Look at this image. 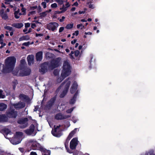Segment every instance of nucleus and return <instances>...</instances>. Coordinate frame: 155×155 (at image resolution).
Segmentation results:
<instances>
[{"instance_id": "1", "label": "nucleus", "mask_w": 155, "mask_h": 155, "mask_svg": "<svg viewBox=\"0 0 155 155\" xmlns=\"http://www.w3.org/2000/svg\"><path fill=\"white\" fill-rule=\"evenodd\" d=\"M16 61V58L14 56H10L7 57L5 60V65L3 66L2 72L4 73L12 72L14 75L20 76H25L29 75L31 71L29 68L24 70L18 69H16L13 70Z\"/></svg>"}, {"instance_id": "2", "label": "nucleus", "mask_w": 155, "mask_h": 155, "mask_svg": "<svg viewBox=\"0 0 155 155\" xmlns=\"http://www.w3.org/2000/svg\"><path fill=\"white\" fill-rule=\"evenodd\" d=\"M71 73V66L69 62L67 61H64L62 67L61 76L60 78L58 79V82H61L65 78L69 75Z\"/></svg>"}, {"instance_id": "3", "label": "nucleus", "mask_w": 155, "mask_h": 155, "mask_svg": "<svg viewBox=\"0 0 155 155\" xmlns=\"http://www.w3.org/2000/svg\"><path fill=\"white\" fill-rule=\"evenodd\" d=\"M29 144L31 146L32 149H40L42 152H45V153L44 155H50V151L45 150L41 146L40 144L34 140H31L29 141Z\"/></svg>"}, {"instance_id": "4", "label": "nucleus", "mask_w": 155, "mask_h": 155, "mask_svg": "<svg viewBox=\"0 0 155 155\" xmlns=\"http://www.w3.org/2000/svg\"><path fill=\"white\" fill-rule=\"evenodd\" d=\"M71 81V80L70 79L68 78L61 84L60 87L63 89V91L60 95L61 97H63L66 94L70 85Z\"/></svg>"}, {"instance_id": "5", "label": "nucleus", "mask_w": 155, "mask_h": 155, "mask_svg": "<svg viewBox=\"0 0 155 155\" xmlns=\"http://www.w3.org/2000/svg\"><path fill=\"white\" fill-rule=\"evenodd\" d=\"M22 135L23 134L22 132H16L15 137L11 140V142L13 144H18L22 140Z\"/></svg>"}, {"instance_id": "6", "label": "nucleus", "mask_w": 155, "mask_h": 155, "mask_svg": "<svg viewBox=\"0 0 155 155\" xmlns=\"http://www.w3.org/2000/svg\"><path fill=\"white\" fill-rule=\"evenodd\" d=\"M60 127V125L56 127L54 126V129H53L51 131V133L54 136L57 137H60L62 135V134L59 129Z\"/></svg>"}, {"instance_id": "7", "label": "nucleus", "mask_w": 155, "mask_h": 155, "mask_svg": "<svg viewBox=\"0 0 155 155\" xmlns=\"http://www.w3.org/2000/svg\"><path fill=\"white\" fill-rule=\"evenodd\" d=\"M58 26V24L55 22H51L47 25V28L49 30L54 31Z\"/></svg>"}, {"instance_id": "8", "label": "nucleus", "mask_w": 155, "mask_h": 155, "mask_svg": "<svg viewBox=\"0 0 155 155\" xmlns=\"http://www.w3.org/2000/svg\"><path fill=\"white\" fill-rule=\"evenodd\" d=\"M78 141L77 138H73L70 143V148L72 150L75 149L78 143Z\"/></svg>"}, {"instance_id": "9", "label": "nucleus", "mask_w": 155, "mask_h": 155, "mask_svg": "<svg viewBox=\"0 0 155 155\" xmlns=\"http://www.w3.org/2000/svg\"><path fill=\"white\" fill-rule=\"evenodd\" d=\"M61 59L60 58H58L54 61L52 63L50 67V68L52 69L59 66L61 64Z\"/></svg>"}, {"instance_id": "10", "label": "nucleus", "mask_w": 155, "mask_h": 155, "mask_svg": "<svg viewBox=\"0 0 155 155\" xmlns=\"http://www.w3.org/2000/svg\"><path fill=\"white\" fill-rule=\"evenodd\" d=\"M27 121L28 119L27 118L22 119L18 121V123L21 124L20 127L23 128L26 127L28 125Z\"/></svg>"}, {"instance_id": "11", "label": "nucleus", "mask_w": 155, "mask_h": 155, "mask_svg": "<svg viewBox=\"0 0 155 155\" xmlns=\"http://www.w3.org/2000/svg\"><path fill=\"white\" fill-rule=\"evenodd\" d=\"M34 125L33 124H32L30 126L29 128L28 129L25 130V132L27 135H32L33 136L35 135V134H34Z\"/></svg>"}, {"instance_id": "12", "label": "nucleus", "mask_w": 155, "mask_h": 155, "mask_svg": "<svg viewBox=\"0 0 155 155\" xmlns=\"http://www.w3.org/2000/svg\"><path fill=\"white\" fill-rule=\"evenodd\" d=\"M48 66V64L46 63L41 64V68L39 70V72L42 74L46 73L47 71V67Z\"/></svg>"}, {"instance_id": "13", "label": "nucleus", "mask_w": 155, "mask_h": 155, "mask_svg": "<svg viewBox=\"0 0 155 155\" xmlns=\"http://www.w3.org/2000/svg\"><path fill=\"white\" fill-rule=\"evenodd\" d=\"M25 104L23 102H20L12 105V106L16 109H19L23 108L25 106Z\"/></svg>"}, {"instance_id": "14", "label": "nucleus", "mask_w": 155, "mask_h": 155, "mask_svg": "<svg viewBox=\"0 0 155 155\" xmlns=\"http://www.w3.org/2000/svg\"><path fill=\"white\" fill-rule=\"evenodd\" d=\"M78 87V84L75 81H74L70 88V91L71 94H73L76 92Z\"/></svg>"}, {"instance_id": "15", "label": "nucleus", "mask_w": 155, "mask_h": 155, "mask_svg": "<svg viewBox=\"0 0 155 155\" xmlns=\"http://www.w3.org/2000/svg\"><path fill=\"white\" fill-rule=\"evenodd\" d=\"M0 15L2 19L4 20L8 19V17L7 14L5 12L4 9L2 8L0 10Z\"/></svg>"}, {"instance_id": "16", "label": "nucleus", "mask_w": 155, "mask_h": 155, "mask_svg": "<svg viewBox=\"0 0 155 155\" xmlns=\"http://www.w3.org/2000/svg\"><path fill=\"white\" fill-rule=\"evenodd\" d=\"M70 116H63L61 113H58L55 116V118L57 120H62L67 118Z\"/></svg>"}, {"instance_id": "17", "label": "nucleus", "mask_w": 155, "mask_h": 155, "mask_svg": "<svg viewBox=\"0 0 155 155\" xmlns=\"http://www.w3.org/2000/svg\"><path fill=\"white\" fill-rule=\"evenodd\" d=\"M34 56L33 55H29L28 56L27 59L28 64L31 65L33 63Z\"/></svg>"}, {"instance_id": "18", "label": "nucleus", "mask_w": 155, "mask_h": 155, "mask_svg": "<svg viewBox=\"0 0 155 155\" xmlns=\"http://www.w3.org/2000/svg\"><path fill=\"white\" fill-rule=\"evenodd\" d=\"M36 58L37 61H41L42 58V52L39 51L36 54Z\"/></svg>"}, {"instance_id": "19", "label": "nucleus", "mask_w": 155, "mask_h": 155, "mask_svg": "<svg viewBox=\"0 0 155 155\" xmlns=\"http://www.w3.org/2000/svg\"><path fill=\"white\" fill-rule=\"evenodd\" d=\"M17 115V113L16 112L14 111H11L8 114V116L11 117H15Z\"/></svg>"}, {"instance_id": "20", "label": "nucleus", "mask_w": 155, "mask_h": 155, "mask_svg": "<svg viewBox=\"0 0 155 155\" xmlns=\"http://www.w3.org/2000/svg\"><path fill=\"white\" fill-rule=\"evenodd\" d=\"M77 128H75L74 130L72 131L69 134L67 137V141L69 140L72 137L73 135L75 133Z\"/></svg>"}, {"instance_id": "21", "label": "nucleus", "mask_w": 155, "mask_h": 155, "mask_svg": "<svg viewBox=\"0 0 155 155\" xmlns=\"http://www.w3.org/2000/svg\"><path fill=\"white\" fill-rule=\"evenodd\" d=\"M12 26L16 28H20L23 26V25L22 23H16L13 24Z\"/></svg>"}, {"instance_id": "22", "label": "nucleus", "mask_w": 155, "mask_h": 155, "mask_svg": "<svg viewBox=\"0 0 155 155\" xmlns=\"http://www.w3.org/2000/svg\"><path fill=\"white\" fill-rule=\"evenodd\" d=\"M4 37V35L2 34L0 35V44L2 45L0 47V49L2 48L3 47L6 45V44L5 43H3V38Z\"/></svg>"}, {"instance_id": "23", "label": "nucleus", "mask_w": 155, "mask_h": 155, "mask_svg": "<svg viewBox=\"0 0 155 155\" xmlns=\"http://www.w3.org/2000/svg\"><path fill=\"white\" fill-rule=\"evenodd\" d=\"M21 15V13L20 12V10L19 9H18L17 11H15L14 12L15 17L16 18H19L20 15Z\"/></svg>"}, {"instance_id": "24", "label": "nucleus", "mask_w": 155, "mask_h": 155, "mask_svg": "<svg viewBox=\"0 0 155 155\" xmlns=\"http://www.w3.org/2000/svg\"><path fill=\"white\" fill-rule=\"evenodd\" d=\"M19 97L20 99L24 101H26L28 98L27 96L23 94H20Z\"/></svg>"}, {"instance_id": "25", "label": "nucleus", "mask_w": 155, "mask_h": 155, "mask_svg": "<svg viewBox=\"0 0 155 155\" xmlns=\"http://www.w3.org/2000/svg\"><path fill=\"white\" fill-rule=\"evenodd\" d=\"M29 39V37L28 36H23L19 38V41L24 40H28Z\"/></svg>"}, {"instance_id": "26", "label": "nucleus", "mask_w": 155, "mask_h": 155, "mask_svg": "<svg viewBox=\"0 0 155 155\" xmlns=\"http://www.w3.org/2000/svg\"><path fill=\"white\" fill-rule=\"evenodd\" d=\"M7 105L4 104L0 103V110L2 111L6 109Z\"/></svg>"}, {"instance_id": "27", "label": "nucleus", "mask_w": 155, "mask_h": 155, "mask_svg": "<svg viewBox=\"0 0 155 155\" xmlns=\"http://www.w3.org/2000/svg\"><path fill=\"white\" fill-rule=\"evenodd\" d=\"M77 95V93L76 92L74 97L71 99L70 101V103L71 104H73L74 103L75 100H76V96Z\"/></svg>"}, {"instance_id": "28", "label": "nucleus", "mask_w": 155, "mask_h": 155, "mask_svg": "<svg viewBox=\"0 0 155 155\" xmlns=\"http://www.w3.org/2000/svg\"><path fill=\"white\" fill-rule=\"evenodd\" d=\"M74 24L73 23H71V24H67L65 28L68 29H71L73 27Z\"/></svg>"}, {"instance_id": "29", "label": "nucleus", "mask_w": 155, "mask_h": 155, "mask_svg": "<svg viewBox=\"0 0 155 155\" xmlns=\"http://www.w3.org/2000/svg\"><path fill=\"white\" fill-rule=\"evenodd\" d=\"M60 9L63 12H65L67 10V8L64 5H63L62 7H60Z\"/></svg>"}, {"instance_id": "30", "label": "nucleus", "mask_w": 155, "mask_h": 155, "mask_svg": "<svg viewBox=\"0 0 155 155\" xmlns=\"http://www.w3.org/2000/svg\"><path fill=\"white\" fill-rule=\"evenodd\" d=\"M51 9H50L48 11H47L45 12H43L41 13V15L43 16H45L47 15L48 12H51Z\"/></svg>"}, {"instance_id": "31", "label": "nucleus", "mask_w": 155, "mask_h": 155, "mask_svg": "<svg viewBox=\"0 0 155 155\" xmlns=\"http://www.w3.org/2000/svg\"><path fill=\"white\" fill-rule=\"evenodd\" d=\"M33 44V42H32L31 43H30L29 42H25L22 44L23 45H25L26 46H28L32 44Z\"/></svg>"}, {"instance_id": "32", "label": "nucleus", "mask_w": 155, "mask_h": 155, "mask_svg": "<svg viewBox=\"0 0 155 155\" xmlns=\"http://www.w3.org/2000/svg\"><path fill=\"white\" fill-rule=\"evenodd\" d=\"M55 1L58 2L60 5L63 4L64 0H55Z\"/></svg>"}, {"instance_id": "33", "label": "nucleus", "mask_w": 155, "mask_h": 155, "mask_svg": "<svg viewBox=\"0 0 155 155\" xmlns=\"http://www.w3.org/2000/svg\"><path fill=\"white\" fill-rule=\"evenodd\" d=\"M21 11L22 12V15H25L26 14V9L24 8V7L22 8L21 9Z\"/></svg>"}, {"instance_id": "34", "label": "nucleus", "mask_w": 155, "mask_h": 155, "mask_svg": "<svg viewBox=\"0 0 155 155\" xmlns=\"http://www.w3.org/2000/svg\"><path fill=\"white\" fill-rule=\"evenodd\" d=\"M51 8H55L57 7L58 5L57 3H54L51 5Z\"/></svg>"}, {"instance_id": "35", "label": "nucleus", "mask_w": 155, "mask_h": 155, "mask_svg": "<svg viewBox=\"0 0 155 155\" xmlns=\"http://www.w3.org/2000/svg\"><path fill=\"white\" fill-rule=\"evenodd\" d=\"M5 28L9 31H12V27L9 26H5Z\"/></svg>"}, {"instance_id": "36", "label": "nucleus", "mask_w": 155, "mask_h": 155, "mask_svg": "<svg viewBox=\"0 0 155 155\" xmlns=\"http://www.w3.org/2000/svg\"><path fill=\"white\" fill-rule=\"evenodd\" d=\"M69 141V140H68V141H67V138L66 140V142L65 143V147L67 149V147H68V143Z\"/></svg>"}, {"instance_id": "37", "label": "nucleus", "mask_w": 155, "mask_h": 155, "mask_svg": "<svg viewBox=\"0 0 155 155\" xmlns=\"http://www.w3.org/2000/svg\"><path fill=\"white\" fill-rule=\"evenodd\" d=\"M41 5L43 6L44 8H45L46 7V3L45 2H43L41 3Z\"/></svg>"}, {"instance_id": "38", "label": "nucleus", "mask_w": 155, "mask_h": 155, "mask_svg": "<svg viewBox=\"0 0 155 155\" xmlns=\"http://www.w3.org/2000/svg\"><path fill=\"white\" fill-rule=\"evenodd\" d=\"M5 96L4 95H3L2 93V91H0V98H4L5 97Z\"/></svg>"}, {"instance_id": "39", "label": "nucleus", "mask_w": 155, "mask_h": 155, "mask_svg": "<svg viewBox=\"0 0 155 155\" xmlns=\"http://www.w3.org/2000/svg\"><path fill=\"white\" fill-rule=\"evenodd\" d=\"M86 10V9H84V11H79V12L78 13L80 14H84Z\"/></svg>"}, {"instance_id": "40", "label": "nucleus", "mask_w": 155, "mask_h": 155, "mask_svg": "<svg viewBox=\"0 0 155 155\" xmlns=\"http://www.w3.org/2000/svg\"><path fill=\"white\" fill-rule=\"evenodd\" d=\"M79 34V31H75L74 32L73 34V35L76 36H77Z\"/></svg>"}, {"instance_id": "41", "label": "nucleus", "mask_w": 155, "mask_h": 155, "mask_svg": "<svg viewBox=\"0 0 155 155\" xmlns=\"http://www.w3.org/2000/svg\"><path fill=\"white\" fill-rule=\"evenodd\" d=\"M80 53V52L78 50H77L75 51V55L76 56H77Z\"/></svg>"}, {"instance_id": "42", "label": "nucleus", "mask_w": 155, "mask_h": 155, "mask_svg": "<svg viewBox=\"0 0 155 155\" xmlns=\"http://www.w3.org/2000/svg\"><path fill=\"white\" fill-rule=\"evenodd\" d=\"M73 110V108H71L70 109L68 110L66 112L68 113H71Z\"/></svg>"}, {"instance_id": "43", "label": "nucleus", "mask_w": 155, "mask_h": 155, "mask_svg": "<svg viewBox=\"0 0 155 155\" xmlns=\"http://www.w3.org/2000/svg\"><path fill=\"white\" fill-rule=\"evenodd\" d=\"M59 73V71L58 70H55L54 72V74L55 75H57Z\"/></svg>"}, {"instance_id": "44", "label": "nucleus", "mask_w": 155, "mask_h": 155, "mask_svg": "<svg viewBox=\"0 0 155 155\" xmlns=\"http://www.w3.org/2000/svg\"><path fill=\"white\" fill-rule=\"evenodd\" d=\"M65 18V17L64 16H62L61 18L59 20V21L61 22L63 21Z\"/></svg>"}, {"instance_id": "45", "label": "nucleus", "mask_w": 155, "mask_h": 155, "mask_svg": "<svg viewBox=\"0 0 155 155\" xmlns=\"http://www.w3.org/2000/svg\"><path fill=\"white\" fill-rule=\"evenodd\" d=\"M5 116L4 115H0V122L3 121V118Z\"/></svg>"}, {"instance_id": "46", "label": "nucleus", "mask_w": 155, "mask_h": 155, "mask_svg": "<svg viewBox=\"0 0 155 155\" xmlns=\"http://www.w3.org/2000/svg\"><path fill=\"white\" fill-rule=\"evenodd\" d=\"M25 63V59H23L21 61V63L22 64H24Z\"/></svg>"}, {"instance_id": "47", "label": "nucleus", "mask_w": 155, "mask_h": 155, "mask_svg": "<svg viewBox=\"0 0 155 155\" xmlns=\"http://www.w3.org/2000/svg\"><path fill=\"white\" fill-rule=\"evenodd\" d=\"M30 25V24L28 23H25V26L26 28L29 27Z\"/></svg>"}, {"instance_id": "48", "label": "nucleus", "mask_w": 155, "mask_h": 155, "mask_svg": "<svg viewBox=\"0 0 155 155\" xmlns=\"http://www.w3.org/2000/svg\"><path fill=\"white\" fill-rule=\"evenodd\" d=\"M64 30V27H61L59 29V32H62Z\"/></svg>"}, {"instance_id": "49", "label": "nucleus", "mask_w": 155, "mask_h": 155, "mask_svg": "<svg viewBox=\"0 0 155 155\" xmlns=\"http://www.w3.org/2000/svg\"><path fill=\"white\" fill-rule=\"evenodd\" d=\"M5 4H8L10 2H11L13 1V0H5Z\"/></svg>"}, {"instance_id": "50", "label": "nucleus", "mask_w": 155, "mask_h": 155, "mask_svg": "<svg viewBox=\"0 0 155 155\" xmlns=\"http://www.w3.org/2000/svg\"><path fill=\"white\" fill-rule=\"evenodd\" d=\"M63 13V12L61 11H56L55 12V14H61V13Z\"/></svg>"}, {"instance_id": "51", "label": "nucleus", "mask_w": 155, "mask_h": 155, "mask_svg": "<svg viewBox=\"0 0 155 155\" xmlns=\"http://www.w3.org/2000/svg\"><path fill=\"white\" fill-rule=\"evenodd\" d=\"M29 155H37L36 152H31Z\"/></svg>"}, {"instance_id": "52", "label": "nucleus", "mask_w": 155, "mask_h": 155, "mask_svg": "<svg viewBox=\"0 0 155 155\" xmlns=\"http://www.w3.org/2000/svg\"><path fill=\"white\" fill-rule=\"evenodd\" d=\"M81 25H82V24H80L77 25V28H81Z\"/></svg>"}, {"instance_id": "53", "label": "nucleus", "mask_w": 155, "mask_h": 155, "mask_svg": "<svg viewBox=\"0 0 155 155\" xmlns=\"http://www.w3.org/2000/svg\"><path fill=\"white\" fill-rule=\"evenodd\" d=\"M43 35V34H36V36H41Z\"/></svg>"}, {"instance_id": "54", "label": "nucleus", "mask_w": 155, "mask_h": 155, "mask_svg": "<svg viewBox=\"0 0 155 155\" xmlns=\"http://www.w3.org/2000/svg\"><path fill=\"white\" fill-rule=\"evenodd\" d=\"M35 11H32L30 12L28 14V15H33L35 13Z\"/></svg>"}, {"instance_id": "55", "label": "nucleus", "mask_w": 155, "mask_h": 155, "mask_svg": "<svg viewBox=\"0 0 155 155\" xmlns=\"http://www.w3.org/2000/svg\"><path fill=\"white\" fill-rule=\"evenodd\" d=\"M36 25L34 23H33L31 24V27L32 28H34L36 27Z\"/></svg>"}, {"instance_id": "56", "label": "nucleus", "mask_w": 155, "mask_h": 155, "mask_svg": "<svg viewBox=\"0 0 155 155\" xmlns=\"http://www.w3.org/2000/svg\"><path fill=\"white\" fill-rule=\"evenodd\" d=\"M65 7L67 8H68L70 6V5L68 2H67L66 4L65 5Z\"/></svg>"}, {"instance_id": "57", "label": "nucleus", "mask_w": 155, "mask_h": 155, "mask_svg": "<svg viewBox=\"0 0 155 155\" xmlns=\"http://www.w3.org/2000/svg\"><path fill=\"white\" fill-rule=\"evenodd\" d=\"M76 41H77V40H76V39H74V40H73V41H71V44H74V43H75L76 42Z\"/></svg>"}, {"instance_id": "58", "label": "nucleus", "mask_w": 155, "mask_h": 155, "mask_svg": "<svg viewBox=\"0 0 155 155\" xmlns=\"http://www.w3.org/2000/svg\"><path fill=\"white\" fill-rule=\"evenodd\" d=\"M85 34L86 35H91L92 34V33L91 32H85Z\"/></svg>"}, {"instance_id": "59", "label": "nucleus", "mask_w": 155, "mask_h": 155, "mask_svg": "<svg viewBox=\"0 0 155 155\" xmlns=\"http://www.w3.org/2000/svg\"><path fill=\"white\" fill-rule=\"evenodd\" d=\"M78 5V4L77 2H75L73 4V5L75 6H77Z\"/></svg>"}, {"instance_id": "60", "label": "nucleus", "mask_w": 155, "mask_h": 155, "mask_svg": "<svg viewBox=\"0 0 155 155\" xmlns=\"http://www.w3.org/2000/svg\"><path fill=\"white\" fill-rule=\"evenodd\" d=\"M74 52L73 51H71V53L70 54V55L72 57V55L73 54Z\"/></svg>"}, {"instance_id": "61", "label": "nucleus", "mask_w": 155, "mask_h": 155, "mask_svg": "<svg viewBox=\"0 0 155 155\" xmlns=\"http://www.w3.org/2000/svg\"><path fill=\"white\" fill-rule=\"evenodd\" d=\"M89 7L90 8H93V6L92 5L90 4L89 5Z\"/></svg>"}, {"instance_id": "62", "label": "nucleus", "mask_w": 155, "mask_h": 155, "mask_svg": "<svg viewBox=\"0 0 155 155\" xmlns=\"http://www.w3.org/2000/svg\"><path fill=\"white\" fill-rule=\"evenodd\" d=\"M75 10V7H73L71 9V10L72 11H74Z\"/></svg>"}, {"instance_id": "63", "label": "nucleus", "mask_w": 155, "mask_h": 155, "mask_svg": "<svg viewBox=\"0 0 155 155\" xmlns=\"http://www.w3.org/2000/svg\"><path fill=\"white\" fill-rule=\"evenodd\" d=\"M2 8H5V6L4 4L2 3Z\"/></svg>"}, {"instance_id": "64", "label": "nucleus", "mask_w": 155, "mask_h": 155, "mask_svg": "<svg viewBox=\"0 0 155 155\" xmlns=\"http://www.w3.org/2000/svg\"><path fill=\"white\" fill-rule=\"evenodd\" d=\"M78 45H79V44L78 43H76L75 44V47L76 48H77L78 46Z\"/></svg>"}]
</instances>
